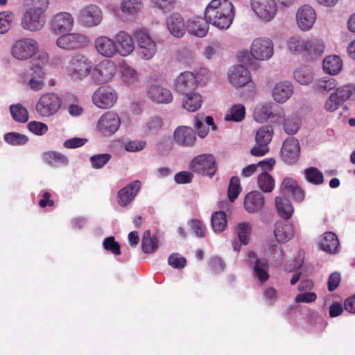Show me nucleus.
<instances>
[{
	"mask_svg": "<svg viewBox=\"0 0 355 355\" xmlns=\"http://www.w3.org/2000/svg\"><path fill=\"white\" fill-rule=\"evenodd\" d=\"M234 15V7L228 0H211L205 10L207 22L220 30L228 29Z\"/></svg>",
	"mask_w": 355,
	"mask_h": 355,
	"instance_id": "1",
	"label": "nucleus"
},
{
	"mask_svg": "<svg viewBox=\"0 0 355 355\" xmlns=\"http://www.w3.org/2000/svg\"><path fill=\"white\" fill-rule=\"evenodd\" d=\"M32 6L22 13L21 28L29 32L41 31L46 24V10L49 6L48 0H29Z\"/></svg>",
	"mask_w": 355,
	"mask_h": 355,
	"instance_id": "2",
	"label": "nucleus"
},
{
	"mask_svg": "<svg viewBox=\"0 0 355 355\" xmlns=\"http://www.w3.org/2000/svg\"><path fill=\"white\" fill-rule=\"evenodd\" d=\"M250 52L245 51L241 53V60L243 62H250L252 59L258 61H266L274 55V44L268 37H259L252 41Z\"/></svg>",
	"mask_w": 355,
	"mask_h": 355,
	"instance_id": "3",
	"label": "nucleus"
},
{
	"mask_svg": "<svg viewBox=\"0 0 355 355\" xmlns=\"http://www.w3.org/2000/svg\"><path fill=\"white\" fill-rule=\"evenodd\" d=\"M92 71V62L84 54L76 53L67 62L64 73L73 81H80L87 77Z\"/></svg>",
	"mask_w": 355,
	"mask_h": 355,
	"instance_id": "4",
	"label": "nucleus"
},
{
	"mask_svg": "<svg viewBox=\"0 0 355 355\" xmlns=\"http://www.w3.org/2000/svg\"><path fill=\"white\" fill-rule=\"evenodd\" d=\"M62 105V98L55 93L42 94L35 105V111L42 117H51L57 114Z\"/></svg>",
	"mask_w": 355,
	"mask_h": 355,
	"instance_id": "5",
	"label": "nucleus"
},
{
	"mask_svg": "<svg viewBox=\"0 0 355 355\" xmlns=\"http://www.w3.org/2000/svg\"><path fill=\"white\" fill-rule=\"evenodd\" d=\"M137 46L138 55L144 60L152 59L157 52L155 39L146 31L137 30L133 33Z\"/></svg>",
	"mask_w": 355,
	"mask_h": 355,
	"instance_id": "6",
	"label": "nucleus"
},
{
	"mask_svg": "<svg viewBox=\"0 0 355 355\" xmlns=\"http://www.w3.org/2000/svg\"><path fill=\"white\" fill-rule=\"evenodd\" d=\"M38 50L37 42L31 37L17 40L11 46V55L17 60H26L33 56Z\"/></svg>",
	"mask_w": 355,
	"mask_h": 355,
	"instance_id": "7",
	"label": "nucleus"
},
{
	"mask_svg": "<svg viewBox=\"0 0 355 355\" xmlns=\"http://www.w3.org/2000/svg\"><path fill=\"white\" fill-rule=\"evenodd\" d=\"M189 168L194 172L211 178L217 169L216 157L210 153L197 155L191 161Z\"/></svg>",
	"mask_w": 355,
	"mask_h": 355,
	"instance_id": "8",
	"label": "nucleus"
},
{
	"mask_svg": "<svg viewBox=\"0 0 355 355\" xmlns=\"http://www.w3.org/2000/svg\"><path fill=\"white\" fill-rule=\"evenodd\" d=\"M89 39L84 34L79 33H66L60 36L56 40V45L66 51H73L87 46Z\"/></svg>",
	"mask_w": 355,
	"mask_h": 355,
	"instance_id": "9",
	"label": "nucleus"
},
{
	"mask_svg": "<svg viewBox=\"0 0 355 355\" xmlns=\"http://www.w3.org/2000/svg\"><path fill=\"white\" fill-rule=\"evenodd\" d=\"M251 8L257 17L265 21H271L277 13V6L274 0H251Z\"/></svg>",
	"mask_w": 355,
	"mask_h": 355,
	"instance_id": "10",
	"label": "nucleus"
},
{
	"mask_svg": "<svg viewBox=\"0 0 355 355\" xmlns=\"http://www.w3.org/2000/svg\"><path fill=\"white\" fill-rule=\"evenodd\" d=\"M121 119L114 112L109 111L103 114L98 120L96 129L104 136L114 135L119 128Z\"/></svg>",
	"mask_w": 355,
	"mask_h": 355,
	"instance_id": "11",
	"label": "nucleus"
},
{
	"mask_svg": "<svg viewBox=\"0 0 355 355\" xmlns=\"http://www.w3.org/2000/svg\"><path fill=\"white\" fill-rule=\"evenodd\" d=\"M317 15L315 9L310 5L301 6L296 12L295 21L298 28L302 31H309L316 21Z\"/></svg>",
	"mask_w": 355,
	"mask_h": 355,
	"instance_id": "12",
	"label": "nucleus"
},
{
	"mask_svg": "<svg viewBox=\"0 0 355 355\" xmlns=\"http://www.w3.org/2000/svg\"><path fill=\"white\" fill-rule=\"evenodd\" d=\"M117 101L116 92L110 87L101 86L92 95L94 104L101 109H109L114 105Z\"/></svg>",
	"mask_w": 355,
	"mask_h": 355,
	"instance_id": "13",
	"label": "nucleus"
},
{
	"mask_svg": "<svg viewBox=\"0 0 355 355\" xmlns=\"http://www.w3.org/2000/svg\"><path fill=\"white\" fill-rule=\"evenodd\" d=\"M116 65L110 60H103L95 66L92 72V79L96 84L110 82L116 73Z\"/></svg>",
	"mask_w": 355,
	"mask_h": 355,
	"instance_id": "14",
	"label": "nucleus"
},
{
	"mask_svg": "<svg viewBox=\"0 0 355 355\" xmlns=\"http://www.w3.org/2000/svg\"><path fill=\"white\" fill-rule=\"evenodd\" d=\"M78 19L86 27H94L99 25L103 19L101 10L95 5H88L79 12Z\"/></svg>",
	"mask_w": 355,
	"mask_h": 355,
	"instance_id": "15",
	"label": "nucleus"
},
{
	"mask_svg": "<svg viewBox=\"0 0 355 355\" xmlns=\"http://www.w3.org/2000/svg\"><path fill=\"white\" fill-rule=\"evenodd\" d=\"M250 78L249 70L242 64L233 65L227 71L228 82L236 88L244 87Z\"/></svg>",
	"mask_w": 355,
	"mask_h": 355,
	"instance_id": "16",
	"label": "nucleus"
},
{
	"mask_svg": "<svg viewBox=\"0 0 355 355\" xmlns=\"http://www.w3.org/2000/svg\"><path fill=\"white\" fill-rule=\"evenodd\" d=\"M300 153V144L295 138L291 137L284 141L281 149V157L286 163L295 164L299 159Z\"/></svg>",
	"mask_w": 355,
	"mask_h": 355,
	"instance_id": "17",
	"label": "nucleus"
},
{
	"mask_svg": "<svg viewBox=\"0 0 355 355\" xmlns=\"http://www.w3.org/2000/svg\"><path fill=\"white\" fill-rule=\"evenodd\" d=\"M74 24L73 16L67 12H60L54 15L51 21L53 31L57 33L70 31Z\"/></svg>",
	"mask_w": 355,
	"mask_h": 355,
	"instance_id": "18",
	"label": "nucleus"
},
{
	"mask_svg": "<svg viewBox=\"0 0 355 355\" xmlns=\"http://www.w3.org/2000/svg\"><path fill=\"white\" fill-rule=\"evenodd\" d=\"M116 54L126 57L135 50V42L132 37L125 31H120L114 36Z\"/></svg>",
	"mask_w": 355,
	"mask_h": 355,
	"instance_id": "19",
	"label": "nucleus"
},
{
	"mask_svg": "<svg viewBox=\"0 0 355 355\" xmlns=\"http://www.w3.org/2000/svg\"><path fill=\"white\" fill-rule=\"evenodd\" d=\"M147 96L153 102L160 104L169 103L173 98L170 89L159 84L148 86Z\"/></svg>",
	"mask_w": 355,
	"mask_h": 355,
	"instance_id": "20",
	"label": "nucleus"
},
{
	"mask_svg": "<svg viewBox=\"0 0 355 355\" xmlns=\"http://www.w3.org/2000/svg\"><path fill=\"white\" fill-rule=\"evenodd\" d=\"M277 122L283 124L284 130L288 135L295 134L300 128V119L295 114L286 115L285 111L280 108L275 112Z\"/></svg>",
	"mask_w": 355,
	"mask_h": 355,
	"instance_id": "21",
	"label": "nucleus"
},
{
	"mask_svg": "<svg viewBox=\"0 0 355 355\" xmlns=\"http://www.w3.org/2000/svg\"><path fill=\"white\" fill-rule=\"evenodd\" d=\"M173 138L175 143L184 147L192 146L196 140L193 129L186 125L176 128L173 132Z\"/></svg>",
	"mask_w": 355,
	"mask_h": 355,
	"instance_id": "22",
	"label": "nucleus"
},
{
	"mask_svg": "<svg viewBox=\"0 0 355 355\" xmlns=\"http://www.w3.org/2000/svg\"><path fill=\"white\" fill-rule=\"evenodd\" d=\"M280 191L284 195L295 199L302 200L305 197L304 191L298 182L292 178L286 177L284 178L280 185Z\"/></svg>",
	"mask_w": 355,
	"mask_h": 355,
	"instance_id": "23",
	"label": "nucleus"
},
{
	"mask_svg": "<svg viewBox=\"0 0 355 355\" xmlns=\"http://www.w3.org/2000/svg\"><path fill=\"white\" fill-rule=\"evenodd\" d=\"M97 52L103 57L113 58L116 55L114 40L107 36H99L94 41Z\"/></svg>",
	"mask_w": 355,
	"mask_h": 355,
	"instance_id": "24",
	"label": "nucleus"
},
{
	"mask_svg": "<svg viewBox=\"0 0 355 355\" xmlns=\"http://www.w3.org/2000/svg\"><path fill=\"white\" fill-rule=\"evenodd\" d=\"M166 26L170 33L176 37H182L187 31L186 24L178 13H173L166 19Z\"/></svg>",
	"mask_w": 355,
	"mask_h": 355,
	"instance_id": "25",
	"label": "nucleus"
},
{
	"mask_svg": "<svg viewBox=\"0 0 355 355\" xmlns=\"http://www.w3.org/2000/svg\"><path fill=\"white\" fill-rule=\"evenodd\" d=\"M293 94V85L288 81L277 83L272 89L273 99L278 103H284Z\"/></svg>",
	"mask_w": 355,
	"mask_h": 355,
	"instance_id": "26",
	"label": "nucleus"
},
{
	"mask_svg": "<svg viewBox=\"0 0 355 355\" xmlns=\"http://www.w3.org/2000/svg\"><path fill=\"white\" fill-rule=\"evenodd\" d=\"M209 23L206 19L200 17H196L190 19L187 24V30L193 35L198 37H204L207 35L209 30Z\"/></svg>",
	"mask_w": 355,
	"mask_h": 355,
	"instance_id": "27",
	"label": "nucleus"
},
{
	"mask_svg": "<svg viewBox=\"0 0 355 355\" xmlns=\"http://www.w3.org/2000/svg\"><path fill=\"white\" fill-rule=\"evenodd\" d=\"M274 234L279 242L285 243L293 237V227L288 222L277 221L275 224Z\"/></svg>",
	"mask_w": 355,
	"mask_h": 355,
	"instance_id": "28",
	"label": "nucleus"
},
{
	"mask_svg": "<svg viewBox=\"0 0 355 355\" xmlns=\"http://www.w3.org/2000/svg\"><path fill=\"white\" fill-rule=\"evenodd\" d=\"M196 87L195 77L191 71L181 73L175 82V89L182 93L187 92Z\"/></svg>",
	"mask_w": 355,
	"mask_h": 355,
	"instance_id": "29",
	"label": "nucleus"
},
{
	"mask_svg": "<svg viewBox=\"0 0 355 355\" xmlns=\"http://www.w3.org/2000/svg\"><path fill=\"white\" fill-rule=\"evenodd\" d=\"M202 102V97L198 92H189L182 98V107L189 112H194L201 107Z\"/></svg>",
	"mask_w": 355,
	"mask_h": 355,
	"instance_id": "30",
	"label": "nucleus"
},
{
	"mask_svg": "<svg viewBox=\"0 0 355 355\" xmlns=\"http://www.w3.org/2000/svg\"><path fill=\"white\" fill-rule=\"evenodd\" d=\"M270 117H276L272 113V104L269 102L257 105L254 109L253 118L258 123H264Z\"/></svg>",
	"mask_w": 355,
	"mask_h": 355,
	"instance_id": "31",
	"label": "nucleus"
},
{
	"mask_svg": "<svg viewBox=\"0 0 355 355\" xmlns=\"http://www.w3.org/2000/svg\"><path fill=\"white\" fill-rule=\"evenodd\" d=\"M248 261L251 263L255 262L254 270L260 281L264 282L268 279L267 273L268 264L265 259H257L256 255L254 252L250 251L248 252Z\"/></svg>",
	"mask_w": 355,
	"mask_h": 355,
	"instance_id": "32",
	"label": "nucleus"
},
{
	"mask_svg": "<svg viewBox=\"0 0 355 355\" xmlns=\"http://www.w3.org/2000/svg\"><path fill=\"white\" fill-rule=\"evenodd\" d=\"M343 61L336 55L327 56L323 60V69L329 75H337L343 69Z\"/></svg>",
	"mask_w": 355,
	"mask_h": 355,
	"instance_id": "33",
	"label": "nucleus"
},
{
	"mask_svg": "<svg viewBox=\"0 0 355 355\" xmlns=\"http://www.w3.org/2000/svg\"><path fill=\"white\" fill-rule=\"evenodd\" d=\"M141 188V182L135 180L118 191L117 196L119 200H134L138 195Z\"/></svg>",
	"mask_w": 355,
	"mask_h": 355,
	"instance_id": "34",
	"label": "nucleus"
},
{
	"mask_svg": "<svg viewBox=\"0 0 355 355\" xmlns=\"http://www.w3.org/2000/svg\"><path fill=\"white\" fill-rule=\"evenodd\" d=\"M306 40L300 35H295L290 37L286 40V47L293 55H300L304 53Z\"/></svg>",
	"mask_w": 355,
	"mask_h": 355,
	"instance_id": "35",
	"label": "nucleus"
},
{
	"mask_svg": "<svg viewBox=\"0 0 355 355\" xmlns=\"http://www.w3.org/2000/svg\"><path fill=\"white\" fill-rule=\"evenodd\" d=\"M304 53L313 57L320 55L324 50V42L318 38L306 39Z\"/></svg>",
	"mask_w": 355,
	"mask_h": 355,
	"instance_id": "36",
	"label": "nucleus"
},
{
	"mask_svg": "<svg viewBox=\"0 0 355 355\" xmlns=\"http://www.w3.org/2000/svg\"><path fill=\"white\" fill-rule=\"evenodd\" d=\"M293 77L296 82L302 85H308L312 83L314 77L313 71L307 67L296 69L293 72Z\"/></svg>",
	"mask_w": 355,
	"mask_h": 355,
	"instance_id": "37",
	"label": "nucleus"
},
{
	"mask_svg": "<svg viewBox=\"0 0 355 355\" xmlns=\"http://www.w3.org/2000/svg\"><path fill=\"white\" fill-rule=\"evenodd\" d=\"M337 87L336 80L331 77H322L316 80L313 87L320 94H326L335 89Z\"/></svg>",
	"mask_w": 355,
	"mask_h": 355,
	"instance_id": "38",
	"label": "nucleus"
},
{
	"mask_svg": "<svg viewBox=\"0 0 355 355\" xmlns=\"http://www.w3.org/2000/svg\"><path fill=\"white\" fill-rule=\"evenodd\" d=\"M121 10L128 15H135L143 8L142 0H121Z\"/></svg>",
	"mask_w": 355,
	"mask_h": 355,
	"instance_id": "39",
	"label": "nucleus"
},
{
	"mask_svg": "<svg viewBox=\"0 0 355 355\" xmlns=\"http://www.w3.org/2000/svg\"><path fill=\"white\" fill-rule=\"evenodd\" d=\"M305 180L313 185H320L324 182L323 173L315 167H309L303 172Z\"/></svg>",
	"mask_w": 355,
	"mask_h": 355,
	"instance_id": "40",
	"label": "nucleus"
},
{
	"mask_svg": "<svg viewBox=\"0 0 355 355\" xmlns=\"http://www.w3.org/2000/svg\"><path fill=\"white\" fill-rule=\"evenodd\" d=\"M245 115V107L242 104H235L227 110L225 120L239 122L244 119Z\"/></svg>",
	"mask_w": 355,
	"mask_h": 355,
	"instance_id": "41",
	"label": "nucleus"
},
{
	"mask_svg": "<svg viewBox=\"0 0 355 355\" xmlns=\"http://www.w3.org/2000/svg\"><path fill=\"white\" fill-rule=\"evenodd\" d=\"M339 245V241L337 236L333 232H327L324 234L323 239L321 242L322 250L329 252L336 251Z\"/></svg>",
	"mask_w": 355,
	"mask_h": 355,
	"instance_id": "42",
	"label": "nucleus"
},
{
	"mask_svg": "<svg viewBox=\"0 0 355 355\" xmlns=\"http://www.w3.org/2000/svg\"><path fill=\"white\" fill-rule=\"evenodd\" d=\"M211 226L215 232L224 231L227 226L226 214L224 211H216L212 214Z\"/></svg>",
	"mask_w": 355,
	"mask_h": 355,
	"instance_id": "43",
	"label": "nucleus"
},
{
	"mask_svg": "<svg viewBox=\"0 0 355 355\" xmlns=\"http://www.w3.org/2000/svg\"><path fill=\"white\" fill-rule=\"evenodd\" d=\"M275 161L273 159H265L260 162L258 164H250L245 167L241 172L243 177L248 178L252 175L257 171L259 166L265 169H271L275 165Z\"/></svg>",
	"mask_w": 355,
	"mask_h": 355,
	"instance_id": "44",
	"label": "nucleus"
},
{
	"mask_svg": "<svg viewBox=\"0 0 355 355\" xmlns=\"http://www.w3.org/2000/svg\"><path fill=\"white\" fill-rule=\"evenodd\" d=\"M257 184L259 189L265 193L271 192L275 187V180L268 173H262L257 178Z\"/></svg>",
	"mask_w": 355,
	"mask_h": 355,
	"instance_id": "45",
	"label": "nucleus"
},
{
	"mask_svg": "<svg viewBox=\"0 0 355 355\" xmlns=\"http://www.w3.org/2000/svg\"><path fill=\"white\" fill-rule=\"evenodd\" d=\"M44 159L47 163L54 166L60 165L65 166L68 164L67 157L58 152H47L44 153Z\"/></svg>",
	"mask_w": 355,
	"mask_h": 355,
	"instance_id": "46",
	"label": "nucleus"
},
{
	"mask_svg": "<svg viewBox=\"0 0 355 355\" xmlns=\"http://www.w3.org/2000/svg\"><path fill=\"white\" fill-rule=\"evenodd\" d=\"M276 210L279 217L288 220L294 211V208L291 201H276Z\"/></svg>",
	"mask_w": 355,
	"mask_h": 355,
	"instance_id": "47",
	"label": "nucleus"
},
{
	"mask_svg": "<svg viewBox=\"0 0 355 355\" xmlns=\"http://www.w3.org/2000/svg\"><path fill=\"white\" fill-rule=\"evenodd\" d=\"M195 77V84L196 87H203L210 81L211 76L209 71L204 67H200L191 72Z\"/></svg>",
	"mask_w": 355,
	"mask_h": 355,
	"instance_id": "48",
	"label": "nucleus"
},
{
	"mask_svg": "<svg viewBox=\"0 0 355 355\" xmlns=\"http://www.w3.org/2000/svg\"><path fill=\"white\" fill-rule=\"evenodd\" d=\"M10 111L12 118L16 121L24 123L28 119V111L19 103L11 105Z\"/></svg>",
	"mask_w": 355,
	"mask_h": 355,
	"instance_id": "49",
	"label": "nucleus"
},
{
	"mask_svg": "<svg viewBox=\"0 0 355 355\" xmlns=\"http://www.w3.org/2000/svg\"><path fill=\"white\" fill-rule=\"evenodd\" d=\"M121 73L123 80L128 84L135 83L139 77L138 72L125 62L121 64Z\"/></svg>",
	"mask_w": 355,
	"mask_h": 355,
	"instance_id": "50",
	"label": "nucleus"
},
{
	"mask_svg": "<svg viewBox=\"0 0 355 355\" xmlns=\"http://www.w3.org/2000/svg\"><path fill=\"white\" fill-rule=\"evenodd\" d=\"M273 134V129L271 126H263L257 132L256 143L263 144L265 146L268 145L270 142Z\"/></svg>",
	"mask_w": 355,
	"mask_h": 355,
	"instance_id": "51",
	"label": "nucleus"
},
{
	"mask_svg": "<svg viewBox=\"0 0 355 355\" xmlns=\"http://www.w3.org/2000/svg\"><path fill=\"white\" fill-rule=\"evenodd\" d=\"M15 19V15L10 10L0 12V34H4L9 31Z\"/></svg>",
	"mask_w": 355,
	"mask_h": 355,
	"instance_id": "52",
	"label": "nucleus"
},
{
	"mask_svg": "<svg viewBox=\"0 0 355 355\" xmlns=\"http://www.w3.org/2000/svg\"><path fill=\"white\" fill-rule=\"evenodd\" d=\"M355 91V87L352 84H347L339 87H336L333 92L340 101L344 103L347 101Z\"/></svg>",
	"mask_w": 355,
	"mask_h": 355,
	"instance_id": "53",
	"label": "nucleus"
},
{
	"mask_svg": "<svg viewBox=\"0 0 355 355\" xmlns=\"http://www.w3.org/2000/svg\"><path fill=\"white\" fill-rule=\"evenodd\" d=\"M157 240L151 237L149 230L144 232L142 239V250L145 253H153L157 248Z\"/></svg>",
	"mask_w": 355,
	"mask_h": 355,
	"instance_id": "54",
	"label": "nucleus"
},
{
	"mask_svg": "<svg viewBox=\"0 0 355 355\" xmlns=\"http://www.w3.org/2000/svg\"><path fill=\"white\" fill-rule=\"evenodd\" d=\"M251 230L252 226L249 223L243 222L237 225L236 232L241 243L244 245H247L248 243Z\"/></svg>",
	"mask_w": 355,
	"mask_h": 355,
	"instance_id": "55",
	"label": "nucleus"
},
{
	"mask_svg": "<svg viewBox=\"0 0 355 355\" xmlns=\"http://www.w3.org/2000/svg\"><path fill=\"white\" fill-rule=\"evenodd\" d=\"M4 140L10 145L19 146L25 144L28 141V138L24 135L12 132L4 135Z\"/></svg>",
	"mask_w": 355,
	"mask_h": 355,
	"instance_id": "56",
	"label": "nucleus"
},
{
	"mask_svg": "<svg viewBox=\"0 0 355 355\" xmlns=\"http://www.w3.org/2000/svg\"><path fill=\"white\" fill-rule=\"evenodd\" d=\"M28 128L31 132L39 136L45 135L49 130V127L46 123L35 121L29 122Z\"/></svg>",
	"mask_w": 355,
	"mask_h": 355,
	"instance_id": "57",
	"label": "nucleus"
},
{
	"mask_svg": "<svg viewBox=\"0 0 355 355\" xmlns=\"http://www.w3.org/2000/svg\"><path fill=\"white\" fill-rule=\"evenodd\" d=\"M110 158L111 155L110 154H98L92 156L90 162L93 168H101L109 162Z\"/></svg>",
	"mask_w": 355,
	"mask_h": 355,
	"instance_id": "58",
	"label": "nucleus"
},
{
	"mask_svg": "<svg viewBox=\"0 0 355 355\" xmlns=\"http://www.w3.org/2000/svg\"><path fill=\"white\" fill-rule=\"evenodd\" d=\"M241 191L239 179L237 177H232L230 180L228 197L229 200L236 198Z\"/></svg>",
	"mask_w": 355,
	"mask_h": 355,
	"instance_id": "59",
	"label": "nucleus"
},
{
	"mask_svg": "<svg viewBox=\"0 0 355 355\" xmlns=\"http://www.w3.org/2000/svg\"><path fill=\"white\" fill-rule=\"evenodd\" d=\"M103 245L106 250L111 252L114 254L119 255L121 254L120 245L115 241L114 236L105 238Z\"/></svg>",
	"mask_w": 355,
	"mask_h": 355,
	"instance_id": "60",
	"label": "nucleus"
},
{
	"mask_svg": "<svg viewBox=\"0 0 355 355\" xmlns=\"http://www.w3.org/2000/svg\"><path fill=\"white\" fill-rule=\"evenodd\" d=\"M342 104L343 102L334 93H331L324 103V109L327 112H333Z\"/></svg>",
	"mask_w": 355,
	"mask_h": 355,
	"instance_id": "61",
	"label": "nucleus"
},
{
	"mask_svg": "<svg viewBox=\"0 0 355 355\" xmlns=\"http://www.w3.org/2000/svg\"><path fill=\"white\" fill-rule=\"evenodd\" d=\"M146 143L143 140H132L125 144V150L130 153L139 152L144 150Z\"/></svg>",
	"mask_w": 355,
	"mask_h": 355,
	"instance_id": "62",
	"label": "nucleus"
},
{
	"mask_svg": "<svg viewBox=\"0 0 355 355\" xmlns=\"http://www.w3.org/2000/svg\"><path fill=\"white\" fill-rule=\"evenodd\" d=\"M168 264L174 268H183L187 263L186 259L178 253L172 254L168 259Z\"/></svg>",
	"mask_w": 355,
	"mask_h": 355,
	"instance_id": "63",
	"label": "nucleus"
},
{
	"mask_svg": "<svg viewBox=\"0 0 355 355\" xmlns=\"http://www.w3.org/2000/svg\"><path fill=\"white\" fill-rule=\"evenodd\" d=\"M191 230L198 237H204L205 235L206 227L202 221L193 219L190 221Z\"/></svg>",
	"mask_w": 355,
	"mask_h": 355,
	"instance_id": "64",
	"label": "nucleus"
}]
</instances>
